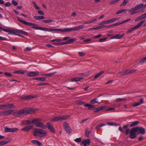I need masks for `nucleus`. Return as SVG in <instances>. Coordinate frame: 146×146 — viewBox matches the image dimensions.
<instances>
[{
    "mask_svg": "<svg viewBox=\"0 0 146 146\" xmlns=\"http://www.w3.org/2000/svg\"><path fill=\"white\" fill-rule=\"evenodd\" d=\"M119 0H113L110 1L109 3L110 5L115 4L116 3L118 2Z\"/></svg>",
    "mask_w": 146,
    "mask_h": 146,
    "instance_id": "obj_38",
    "label": "nucleus"
},
{
    "mask_svg": "<svg viewBox=\"0 0 146 146\" xmlns=\"http://www.w3.org/2000/svg\"><path fill=\"white\" fill-rule=\"evenodd\" d=\"M107 124L110 126H113L115 125H116V123H114L108 122L107 123Z\"/></svg>",
    "mask_w": 146,
    "mask_h": 146,
    "instance_id": "obj_51",
    "label": "nucleus"
},
{
    "mask_svg": "<svg viewBox=\"0 0 146 146\" xmlns=\"http://www.w3.org/2000/svg\"><path fill=\"white\" fill-rule=\"evenodd\" d=\"M144 4L143 3H140L138 5H136L135 7L137 10H139L141 8H143Z\"/></svg>",
    "mask_w": 146,
    "mask_h": 146,
    "instance_id": "obj_30",
    "label": "nucleus"
},
{
    "mask_svg": "<svg viewBox=\"0 0 146 146\" xmlns=\"http://www.w3.org/2000/svg\"><path fill=\"white\" fill-rule=\"evenodd\" d=\"M144 21H141L137 25H136L135 27H133L132 28L129 29L128 31H127V33H131L133 31L135 30L136 29L139 28L143 23L144 22Z\"/></svg>",
    "mask_w": 146,
    "mask_h": 146,
    "instance_id": "obj_6",
    "label": "nucleus"
},
{
    "mask_svg": "<svg viewBox=\"0 0 146 146\" xmlns=\"http://www.w3.org/2000/svg\"><path fill=\"white\" fill-rule=\"evenodd\" d=\"M18 130V129L16 128H11V132H13L17 131Z\"/></svg>",
    "mask_w": 146,
    "mask_h": 146,
    "instance_id": "obj_47",
    "label": "nucleus"
},
{
    "mask_svg": "<svg viewBox=\"0 0 146 146\" xmlns=\"http://www.w3.org/2000/svg\"><path fill=\"white\" fill-rule=\"evenodd\" d=\"M125 9H121L118 11L116 13V14H119L121 13L124 12L125 11H126Z\"/></svg>",
    "mask_w": 146,
    "mask_h": 146,
    "instance_id": "obj_43",
    "label": "nucleus"
},
{
    "mask_svg": "<svg viewBox=\"0 0 146 146\" xmlns=\"http://www.w3.org/2000/svg\"><path fill=\"white\" fill-rule=\"evenodd\" d=\"M5 130L7 132H11V128H9L7 127H5Z\"/></svg>",
    "mask_w": 146,
    "mask_h": 146,
    "instance_id": "obj_46",
    "label": "nucleus"
},
{
    "mask_svg": "<svg viewBox=\"0 0 146 146\" xmlns=\"http://www.w3.org/2000/svg\"><path fill=\"white\" fill-rule=\"evenodd\" d=\"M33 135L36 136L43 137L45 136L47 133L46 131L38 128H34Z\"/></svg>",
    "mask_w": 146,
    "mask_h": 146,
    "instance_id": "obj_1",
    "label": "nucleus"
},
{
    "mask_svg": "<svg viewBox=\"0 0 146 146\" xmlns=\"http://www.w3.org/2000/svg\"><path fill=\"white\" fill-rule=\"evenodd\" d=\"M37 12L40 15H44V12L42 11L38 10V11Z\"/></svg>",
    "mask_w": 146,
    "mask_h": 146,
    "instance_id": "obj_61",
    "label": "nucleus"
},
{
    "mask_svg": "<svg viewBox=\"0 0 146 146\" xmlns=\"http://www.w3.org/2000/svg\"><path fill=\"white\" fill-rule=\"evenodd\" d=\"M130 129L128 128H127L125 131V133L126 135H128L129 133H130Z\"/></svg>",
    "mask_w": 146,
    "mask_h": 146,
    "instance_id": "obj_57",
    "label": "nucleus"
},
{
    "mask_svg": "<svg viewBox=\"0 0 146 146\" xmlns=\"http://www.w3.org/2000/svg\"><path fill=\"white\" fill-rule=\"evenodd\" d=\"M5 74L7 76L9 77H10L12 76V75L11 74L8 72H5Z\"/></svg>",
    "mask_w": 146,
    "mask_h": 146,
    "instance_id": "obj_55",
    "label": "nucleus"
},
{
    "mask_svg": "<svg viewBox=\"0 0 146 146\" xmlns=\"http://www.w3.org/2000/svg\"><path fill=\"white\" fill-rule=\"evenodd\" d=\"M139 123V122L138 121H137L132 122L130 125V127H132L134 126H136Z\"/></svg>",
    "mask_w": 146,
    "mask_h": 146,
    "instance_id": "obj_33",
    "label": "nucleus"
},
{
    "mask_svg": "<svg viewBox=\"0 0 146 146\" xmlns=\"http://www.w3.org/2000/svg\"><path fill=\"white\" fill-rule=\"evenodd\" d=\"M63 126L64 129L68 133H69L70 132L71 130L68 123H67L65 122H64L63 123Z\"/></svg>",
    "mask_w": 146,
    "mask_h": 146,
    "instance_id": "obj_12",
    "label": "nucleus"
},
{
    "mask_svg": "<svg viewBox=\"0 0 146 146\" xmlns=\"http://www.w3.org/2000/svg\"><path fill=\"white\" fill-rule=\"evenodd\" d=\"M84 26V25H82L80 26H78L73 28H68V32L76 31L80 29H82L83 28Z\"/></svg>",
    "mask_w": 146,
    "mask_h": 146,
    "instance_id": "obj_9",
    "label": "nucleus"
},
{
    "mask_svg": "<svg viewBox=\"0 0 146 146\" xmlns=\"http://www.w3.org/2000/svg\"><path fill=\"white\" fill-rule=\"evenodd\" d=\"M31 142L37 145L38 146H41L42 145V144L41 143L36 140H33L31 141Z\"/></svg>",
    "mask_w": 146,
    "mask_h": 146,
    "instance_id": "obj_23",
    "label": "nucleus"
},
{
    "mask_svg": "<svg viewBox=\"0 0 146 146\" xmlns=\"http://www.w3.org/2000/svg\"><path fill=\"white\" fill-rule=\"evenodd\" d=\"M14 107V105L12 104L0 105V110L8 109Z\"/></svg>",
    "mask_w": 146,
    "mask_h": 146,
    "instance_id": "obj_5",
    "label": "nucleus"
},
{
    "mask_svg": "<svg viewBox=\"0 0 146 146\" xmlns=\"http://www.w3.org/2000/svg\"><path fill=\"white\" fill-rule=\"evenodd\" d=\"M90 133V131L87 129L86 132V135L87 137H89V135Z\"/></svg>",
    "mask_w": 146,
    "mask_h": 146,
    "instance_id": "obj_49",
    "label": "nucleus"
},
{
    "mask_svg": "<svg viewBox=\"0 0 146 146\" xmlns=\"http://www.w3.org/2000/svg\"><path fill=\"white\" fill-rule=\"evenodd\" d=\"M82 139L80 137L77 138L75 139V141L77 143H79L81 141Z\"/></svg>",
    "mask_w": 146,
    "mask_h": 146,
    "instance_id": "obj_48",
    "label": "nucleus"
},
{
    "mask_svg": "<svg viewBox=\"0 0 146 146\" xmlns=\"http://www.w3.org/2000/svg\"><path fill=\"white\" fill-rule=\"evenodd\" d=\"M22 115L24 114L26 115L29 114L28 109H22L21 110Z\"/></svg>",
    "mask_w": 146,
    "mask_h": 146,
    "instance_id": "obj_31",
    "label": "nucleus"
},
{
    "mask_svg": "<svg viewBox=\"0 0 146 146\" xmlns=\"http://www.w3.org/2000/svg\"><path fill=\"white\" fill-rule=\"evenodd\" d=\"M125 99H123V98H118L117 99H116L115 100L116 102H120L121 101L124 100H125Z\"/></svg>",
    "mask_w": 146,
    "mask_h": 146,
    "instance_id": "obj_52",
    "label": "nucleus"
},
{
    "mask_svg": "<svg viewBox=\"0 0 146 146\" xmlns=\"http://www.w3.org/2000/svg\"><path fill=\"white\" fill-rule=\"evenodd\" d=\"M12 3L15 6H16L18 4L17 2L14 0L12 1Z\"/></svg>",
    "mask_w": 146,
    "mask_h": 146,
    "instance_id": "obj_58",
    "label": "nucleus"
},
{
    "mask_svg": "<svg viewBox=\"0 0 146 146\" xmlns=\"http://www.w3.org/2000/svg\"><path fill=\"white\" fill-rule=\"evenodd\" d=\"M27 73V71L26 70H19L16 71L14 72V73L15 74H25Z\"/></svg>",
    "mask_w": 146,
    "mask_h": 146,
    "instance_id": "obj_25",
    "label": "nucleus"
},
{
    "mask_svg": "<svg viewBox=\"0 0 146 146\" xmlns=\"http://www.w3.org/2000/svg\"><path fill=\"white\" fill-rule=\"evenodd\" d=\"M54 31H60L62 32H68V28H65L64 29H54Z\"/></svg>",
    "mask_w": 146,
    "mask_h": 146,
    "instance_id": "obj_22",
    "label": "nucleus"
},
{
    "mask_svg": "<svg viewBox=\"0 0 146 146\" xmlns=\"http://www.w3.org/2000/svg\"><path fill=\"white\" fill-rule=\"evenodd\" d=\"M39 75V72L38 71H31L27 73V75L30 77L38 76Z\"/></svg>",
    "mask_w": 146,
    "mask_h": 146,
    "instance_id": "obj_8",
    "label": "nucleus"
},
{
    "mask_svg": "<svg viewBox=\"0 0 146 146\" xmlns=\"http://www.w3.org/2000/svg\"><path fill=\"white\" fill-rule=\"evenodd\" d=\"M128 2V0H124L122 3L120 5V6L125 5Z\"/></svg>",
    "mask_w": 146,
    "mask_h": 146,
    "instance_id": "obj_42",
    "label": "nucleus"
},
{
    "mask_svg": "<svg viewBox=\"0 0 146 146\" xmlns=\"http://www.w3.org/2000/svg\"><path fill=\"white\" fill-rule=\"evenodd\" d=\"M137 132L135 127L132 128L130 130V137L131 139L135 138L136 137V133Z\"/></svg>",
    "mask_w": 146,
    "mask_h": 146,
    "instance_id": "obj_7",
    "label": "nucleus"
},
{
    "mask_svg": "<svg viewBox=\"0 0 146 146\" xmlns=\"http://www.w3.org/2000/svg\"><path fill=\"white\" fill-rule=\"evenodd\" d=\"M103 71H101L96 75L94 77V79H97L103 73Z\"/></svg>",
    "mask_w": 146,
    "mask_h": 146,
    "instance_id": "obj_37",
    "label": "nucleus"
},
{
    "mask_svg": "<svg viewBox=\"0 0 146 146\" xmlns=\"http://www.w3.org/2000/svg\"><path fill=\"white\" fill-rule=\"evenodd\" d=\"M46 127L52 133H55V129L53 127L52 125L50 123H48L46 124Z\"/></svg>",
    "mask_w": 146,
    "mask_h": 146,
    "instance_id": "obj_10",
    "label": "nucleus"
},
{
    "mask_svg": "<svg viewBox=\"0 0 146 146\" xmlns=\"http://www.w3.org/2000/svg\"><path fill=\"white\" fill-rule=\"evenodd\" d=\"M11 141V140L9 139H7L0 142V146L5 145Z\"/></svg>",
    "mask_w": 146,
    "mask_h": 146,
    "instance_id": "obj_13",
    "label": "nucleus"
},
{
    "mask_svg": "<svg viewBox=\"0 0 146 146\" xmlns=\"http://www.w3.org/2000/svg\"><path fill=\"white\" fill-rule=\"evenodd\" d=\"M90 103L92 104H94L96 103H98L99 104H100V103H99L98 102H97V98H96L92 100L90 102Z\"/></svg>",
    "mask_w": 146,
    "mask_h": 146,
    "instance_id": "obj_39",
    "label": "nucleus"
},
{
    "mask_svg": "<svg viewBox=\"0 0 146 146\" xmlns=\"http://www.w3.org/2000/svg\"><path fill=\"white\" fill-rule=\"evenodd\" d=\"M124 35V34H123L121 35H120L119 34H118L112 37L111 38V39L115 38L119 39L122 38L123 36Z\"/></svg>",
    "mask_w": 146,
    "mask_h": 146,
    "instance_id": "obj_21",
    "label": "nucleus"
},
{
    "mask_svg": "<svg viewBox=\"0 0 146 146\" xmlns=\"http://www.w3.org/2000/svg\"><path fill=\"white\" fill-rule=\"evenodd\" d=\"M22 113L21 110L17 111L14 110L13 115L14 116L19 117L22 115Z\"/></svg>",
    "mask_w": 146,
    "mask_h": 146,
    "instance_id": "obj_14",
    "label": "nucleus"
},
{
    "mask_svg": "<svg viewBox=\"0 0 146 146\" xmlns=\"http://www.w3.org/2000/svg\"><path fill=\"white\" fill-rule=\"evenodd\" d=\"M101 110V108L100 107L94 109V112H97L100 111Z\"/></svg>",
    "mask_w": 146,
    "mask_h": 146,
    "instance_id": "obj_50",
    "label": "nucleus"
},
{
    "mask_svg": "<svg viewBox=\"0 0 146 146\" xmlns=\"http://www.w3.org/2000/svg\"><path fill=\"white\" fill-rule=\"evenodd\" d=\"M16 29L15 30H13L12 29H9V34H11L13 35H17L16 33Z\"/></svg>",
    "mask_w": 146,
    "mask_h": 146,
    "instance_id": "obj_29",
    "label": "nucleus"
},
{
    "mask_svg": "<svg viewBox=\"0 0 146 146\" xmlns=\"http://www.w3.org/2000/svg\"><path fill=\"white\" fill-rule=\"evenodd\" d=\"M39 30L48 31V28L45 27H39Z\"/></svg>",
    "mask_w": 146,
    "mask_h": 146,
    "instance_id": "obj_44",
    "label": "nucleus"
},
{
    "mask_svg": "<svg viewBox=\"0 0 146 146\" xmlns=\"http://www.w3.org/2000/svg\"><path fill=\"white\" fill-rule=\"evenodd\" d=\"M137 10L136 8L135 7L132 8L131 9L128 10V11L131 13V15L134 14L136 13H137L138 12L137 11Z\"/></svg>",
    "mask_w": 146,
    "mask_h": 146,
    "instance_id": "obj_18",
    "label": "nucleus"
},
{
    "mask_svg": "<svg viewBox=\"0 0 146 146\" xmlns=\"http://www.w3.org/2000/svg\"><path fill=\"white\" fill-rule=\"evenodd\" d=\"M146 18V12L138 17L135 19V21H137Z\"/></svg>",
    "mask_w": 146,
    "mask_h": 146,
    "instance_id": "obj_19",
    "label": "nucleus"
},
{
    "mask_svg": "<svg viewBox=\"0 0 146 146\" xmlns=\"http://www.w3.org/2000/svg\"><path fill=\"white\" fill-rule=\"evenodd\" d=\"M35 18L37 20H40V19H43L44 18V17L43 16H35Z\"/></svg>",
    "mask_w": 146,
    "mask_h": 146,
    "instance_id": "obj_40",
    "label": "nucleus"
},
{
    "mask_svg": "<svg viewBox=\"0 0 146 146\" xmlns=\"http://www.w3.org/2000/svg\"><path fill=\"white\" fill-rule=\"evenodd\" d=\"M16 31L17 33H18L21 34H24V35H26L27 34V33L25 31H23L21 30L16 29Z\"/></svg>",
    "mask_w": 146,
    "mask_h": 146,
    "instance_id": "obj_27",
    "label": "nucleus"
},
{
    "mask_svg": "<svg viewBox=\"0 0 146 146\" xmlns=\"http://www.w3.org/2000/svg\"><path fill=\"white\" fill-rule=\"evenodd\" d=\"M90 144V139H87L83 140L80 145H82V144H83L84 145H89Z\"/></svg>",
    "mask_w": 146,
    "mask_h": 146,
    "instance_id": "obj_16",
    "label": "nucleus"
},
{
    "mask_svg": "<svg viewBox=\"0 0 146 146\" xmlns=\"http://www.w3.org/2000/svg\"><path fill=\"white\" fill-rule=\"evenodd\" d=\"M107 39V38H101L99 39V42H104Z\"/></svg>",
    "mask_w": 146,
    "mask_h": 146,
    "instance_id": "obj_59",
    "label": "nucleus"
},
{
    "mask_svg": "<svg viewBox=\"0 0 146 146\" xmlns=\"http://www.w3.org/2000/svg\"><path fill=\"white\" fill-rule=\"evenodd\" d=\"M143 102V100L142 98H141L139 102L135 103L133 104V106L134 107H136L139 106L142 104Z\"/></svg>",
    "mask_w": 146,
    "mask_h": 146,
    "instance_id": "obj_24",
    "label": "nucleus"
},
{
    "mask_svg": "<svg viewBox=\"0 0 146 146\" xmlns=\"http://www.w3.org/2000/svg\"><path fill=\"white\" fill-rule=\"evenodd\" d=\"M54 21V20L52 19H47L46 20H43V22L45 23H49L51 22H53Z\"/></svg>",
    "mask_w": 146,
    "mask_h": 146,
    "instance_id": "obj_41",
    "label": "nucleus"
},
{
    "mask_svg": "<svg viewBox=\"0 0 146 146\" xmlns=\"http://www.w3.org/2000/svg\"><path fill=\"white\" fill-rule=\"evenodd\" d=\"M42 121V119L40 118H34L32 119L33 124L37 127L45 129L46 128V126L42 123L40 122Z\"/></svg>",
    "mask_w": 146,
    "mask_h": 146,
    "instance_id": "obj_2",
    "label": "nucleus"
},
{
    "mask_svg": "<svg viewBox=\"0 0 146 146\" xmlns=\"http://www.w3.org/2000/svg\"><path fill=\"white\" fill-rule=\"evenodd\" d=\"M22 124L23 125L25 124L29 125L31 124H33L32 120H31V121H30L29 120L24 121L22 122Z\"/></svg>",
    "mask_w": 146,
    "mask_h": 146,
    "instance_id": "obj_28",
    "label": "nucleus"
},
{
    "mask_svg": "<svg viewBox=\"0 0 146 146\" xmlns=\"http://www.w3.org/2000/svg\"><path fill=\"white\" fill-rule=\"evenodd\" d=\"M78 54L80 56H84V54L81 52H78Z\"/></svg>",
    "mask_w": 146,
    "mask_h": 146,
    "instance_id": "obj_60",
    "label": "nucleus"
},
{
    "mask_svg": "<svg viewBox=\"0 0 146 146\" xmlns=\"http://www.w3.org/2000/svg\"><path fill=\"white\" fill-rule=\"evenodd\" d=\"M62 40L60 39H55L52 40V42L56 41L59 42L62 41Z\"/></svg>",
    "mask_w": 146,
    "mask_h": 146,
    "instance_id": "obj_53",
    "label": "nucleus"
},
{
    "mask_svg": "<svg viewBox=\"0 0 146 146\" xmlns=\"http://www.w3.org/2000/svg\"><path fill=\"white\" fill-rule=\"evenodd\" d=\"M34 80H38L41 81H45L46 80V78L45 77L43 78H36L34 79Z\"/></svg>",
    "mask_w": 146,
    "mask_h": 146,
    "instance_id": "obj_35",
    "label": "nucleus"
},
{
    "mask_svg": "<svg viewBox=\"0 0 146 146\" xmlns=\"http://www.w3.org/2000/svg\"><path fill=\"white\" fill-rule=\"evenodd\" d=\"M5 7H8L11 5V4L9 2H7L6 3L4 4Z\"/></svg>",
    "mask_w": 146,
    "mask_h": 146,
    "instance_id": "obj_54",
    "label": "nucleus"
},
{
    "mask_svg": "<svg viewBox=\"0 0 146 146\" xmlns=\"http://www.w3.org/2000/svg\"><path fill=\"white\" fill-rule=\"evenodd\" d=\"M146 62V59L145 57L141 59L139 62L138 63V64L139 65H141Z\"/></svg>",
    "mask_w": 146,
    "mask_h": 146,
    "instance_id": "obj_32",
    "label": "nucleus"
},
{
    "mask_svg": "<svg viewBox=\"0 0 146 146\" xmlns=\"http://www.w3.org/2000/svg\"><path fill=\"white\" fill-rule=\"evenodd\" d=\"M17 19L18 21L25 25H26L32 26V29L36 30H39L40 27L36 26L37 25H36L33 23L27 22L25 20L21 19L20 17H17Z\"/></svg>",
    "mask_w": 146,
    "mask_h": 146,
    "instance_id": "obj_3",
    "label": "nucleus"
},
{
    "mask_svg": "<svg viewBox=\"0 0 146 146\" xmlns=\"http://www.w3.org/2000/svg\"><path fill=\"white\" fill-rule=\"evenodd\" d=\"M29 113L32 114H33L36 112L35 110L34 109H28Z\"/></svg>",
    "mask_w": 146,
    "mask_h": 146,
    "instance_id": "obj_36",
    "label": "nucleus"
},
{
    "mask_svg": "<svg viewBox=\"0 0 146 146\" xmlns=\"http://www.w3.org/2000/svg\"><path fill=\"white\" fill-rule=\"evenodd\" d=\"M83 78H76V81H79L82 80Z\"/></svg>",
    "mask_w": 146,
    "mask_h": 146,
    "instance_id": "obj_64",
    "label": "nucleus"
},
{
    "mask_svg": "<svg viewBox=\"0 0 146 146\" xmlns=\"http://www.w3.org/2000/svg\"><path fill=\"white\" fill-rule=\"evenodd\" d=\"M115 110V108H108L105 111H107L110 110Z\"/></svg>",
    "mask_w": 146,
    "mask_h": 146,
    "instance_id": "obj_56",
    "label": "nucleus"
},
{
    "mask_svg": "<svg viewBox=\"0 0 146 146\" xmlns=\"http://www.w3.org/2000/svg\"><path fill=\"white\" fill-rule=\"evenodd\" d=\"M39 96L38 95H36L35 94L32 95H29L25 96L24 98L25 100H28L33 98H37Z\"/></svg>",
    "mask_w": 146,
    "mask_h": 146,
    "instance_id": "obj_17",
    "label": "nucleus"
},
{
    "mask_svg": "<svg viewBox=\"0 0 146 146\" xmlns=\"http://www.w3.org/2000/svg\"><path fill=\"white\" fill-rule=\"evenodd\" d=\"M89 119V117H88V118H86L85 119H83L80 122V123H84V122L85 121H87L88 119Z\"/></svg>",
    "mask_w": 146,
    "mask_h": 146,
    "instance_id": "obj_62",
    "label": "nucleus"
},
{
    "mask_svg": "<svg viewBox=\"0 0 146 146\" xmlns=\"http://www.w3.org/2000/svg\"><path fill=\"white\" fill-rule=\"evenodd\" d=\"M136 70L133 69H130L128 70L125 71H123L122 72H120L119 73L120 74L122 75H125L130 73L133 72H135Z\"/></svg>",
    "mask_w": 146,
    "mask_h": 146,
    "instance_id": "obj_15",
    "label": "nucleus"
},
{
    "mask_svg": "<svg viewBox=\"0 0 146 146\" xmlns=\"http://www.w3.org/2000/svg\"><path fill=\"white\" fill-rule=\"evenodd\" d=\"M57 73V72H52L50 73L45 74H43V75L46 76H52Z\"/></svg>",
    "mask_w": 146,
    "mask_h": 146,
    "instance_id": "obj_34",
    "label": "nucleus"
},
{
    "mask_svg": "<svg viewBox=\"0 0 146 146\" xmlns=\"http://www.w3.org/2000/svg\"><path fill=\"white\" fill-rule=\"evenodd\" d=\"M76 38H72L68 40L67 41L68 44H70L73 41H76Z\"/></svg>",
    "mask_w": 146,
    "mask_h": 146,
    "instance_id": "obj_45",
    "label": "nucleus"
},
{
    "mask_svg": "<svg viewBox=\"0 0 146 146\" xmlns=\"http://www.w3.org/2000/svg\"><path fill=\"white\" fill-rule=\"evenodd\" d=\"M135 127L137 133H140L143 135L145 133V130L144 128L142 127Z\"/></svg>",
    "mask_w": 146,
    "mask_h": 146,
    "instance_id": "obj_11",
    "label": "nucleus"
},
{
    "mask_svg": "<svg viewBox=\"0 0 146 146\" xmlns=\"http://www.w3.org/2000/svg\"><path fill=\"white\" fill-rule=\"evenodd\" d=\"M14 111L13 110H10L4 111L5 115H7L9 114H13Z\"/></svg>",
    "mask_w": 146,
    "mask_h": 146,
    "instance_id": "obj_26",
    "label": "nucleus"
},
{
    "mask_svg": "<svg viewBox=\"0 0 146 146\" xmlns=\"http://www.w3.org/2000/svg\"><path fill=\"white\" fill-rule=\"evenodd\" d=\"M33 127V126H27L22 129L21 130L25 131H27L31 129Z\"/></svg>",
    "mask_w": 146,
    "mask_h": 146,
    "instance_id": "obj_20",
    "label": "nucleus"
},
{
    "mask_svg": "<svg viewBox=\"0 0 146 146\" xmlns=\"http://www.w3.org/2000/svg\"><path fill=\"white\" fill-rule=\"evenodd\" d=\"M70 117L69 115L55 117L51 120L52 122L56 121H64L66 120Z\"/></svg>",
    "mask_w": 146,
    "mask_h": 146,
    "instance_id": "obj_4",
    "label": "nucleus"
},
{
    "mask_svg": "<svg viewBox=\"0 0 146 146\" xmlns=\"http://www.w3.org/2000/svg\"><path fill=\"white\" fill-rule=\"evenodd\" d=\"M31 50V48L29 47H27L25 49V51H30Z\"/></svg>",
    "mask_w": 146,
    "mask_h": 146,
    "instance_id": "obj_63",
    "label": "nucleus"
}]
</instances>
